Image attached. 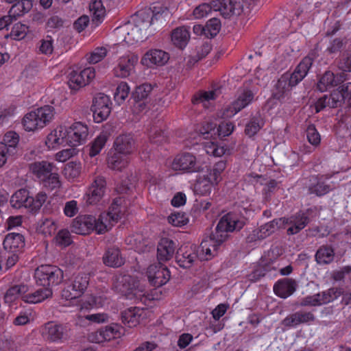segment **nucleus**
I'll use <instances>...</instances> for the list:
<instances>
[{
    "mask_svg": "<svg viewBox=\"0 0 351 351\" xmlns=\"http://www.w3.org/2000/svg\"><path fill=\"white\" fill-rule=\"evenodd\" d=\"M163 20L162 14L154 13L150 9L138 11L130 23L115 29L119 43L117 47L121 48L124 43L128 45L143 42L152 35L155 30L152 26L158 21Z\"/></svg>",
    "mask_w": 351,
    "mask_h": 351,
    "instance_id": "obj_1",
    "label": "nucleus"
},
{
    "mask_svg": "<svg viewBox=\"0 0 351 351\" xmlns=\"http://www.w3.org/2000/svg\"><path fill=\"white\" fill-rule=\"evenodd\" d=\"M88 134V125L82 121L61 123L49 131L44 143L49 151L66 147H78L86 142Z\"/></svg>",
    "mask_w": 351,
    "mask_h": 351,
    "instance_id": "obj_2",
    "label": "nucleus"
},
{
    "mask_svg": "<svg viewBox=\"0 0 351 351\" xmlns=\"http://www.w3.org/2000/svg\"><path fill=\"white\" fill-rule=\"evenodd\" d=\"M312 64L313 59L308 56L305 57L292 73H285L279 78L273 90L272 97L267 102L268 110L279 105L293 87L306 77Z\"/></svg>",
    "mask_w": 351,
    "mask_h": 351,
    "instance_id": "obj_3",
    "label": "nucleus"
},
{
    "mask_svg": "<svg viewBox=\"0 0 351 351\" xmlns=\"http://www.w3.org/2000/svg\"><path fill=\"white\" fill-rule=\"evenodd\" d=\"M244 221H219L215 232L202 240L197 249L200 261H209L218 254L222 243L228 238V233L240 230L244 226Z\"/></svg>",
    "mask_w": 351,
    "mask_h": 351,
    "instance_id": "obj_4",
    "label": "nucleus"
},
{
    "mask_svg": "<svg viewBox=\"0 0 351 351\" xmlns=\"http://www.w3.org/2000/svg\"><path fill=\"white\" fill-rule=\"evenodd\" d=\"M226 168V162L220 160L216 162L212 168L199 174L194 184L195 192L202 196L209 195L213 188L222 180V173Z\"/></svg>",
    "mask_w": 351,
    "mask_h": 351,
    "instance_id": "obj_5",
    "label": "nucleus"
},
{
    "mask_svg": "<svg viewBox=\"0 0 351 351\" xmlns=\"http://www.w3.org/2000/svg\"><path fill=\"white\" fill-rule=\"evenodd\" d=\"M206 164V162L202 154L197 157L191 153L184 152L176 156L171 167L176 171L193 173L202 171Z\"/></svg>",
    "mask_w": 351,
    "mask_h": 351,
    "instance_id": "obj_6",
    "label": "nucleus"
},
{
    "mask_svg": "<svg viewBox=\"0 0 351 351\" xmlns=\"http://www.w3.org/2000/svg\"><path fill=\"white\" fill-rule=\"evenodd\" d=\"M47 199L45 193L40 192L35 197H31L28 191L20 189L11 197L10 204L15 208H27L29 212L38 210Z\"/></svg>",
    "mask_w": 351,
    "mask_h": 351,
    "instance_id": "obj_7",
    "label": "nucleus"
},
{
    "mask_svg": "<svg viewBox=\"0 0 351 351\" xmlns=\"http://www.w3.org/2000/svg\"><path fill=\"white\" fill-rule=\"evenodd\" d=\"M90 281V276L85 273L74 274L65 283L62 291V297L66 300L81 297L87 289Z\"/></svg>",
    "mask_w": 351,
    "mask_h": 351,
    "instance_id": "obj_8",
    "label": "nucleus"
},
{
    "mask_svg": "<svg viewBox=\"0 0 351 351\" xmlns=\"http://www.w3.org/2000/svg\"><path fill=\"white\" fill-rule=\"evenodd\" d=\"M121 48L117 47L119 56L113 69V73L117 77L127 78L134 72L138 57L129 50L122 53Z\"/></svg>",
    "mask_w": 351,
    "mask_h": 351,
    "instance_id": "obj_9",
    "label": "nucleus"
},
{
    "mask_svg": "<svg viewBox=\"0 0 351 351\" xmlns=\"http://www.w3.org/2000/svg\"><path fill=\"white\" fill-rule=\"evenodd\" d=\"M34 278L38 285L49 288L62 281L63 271L54 265H40L35 270Z\"/></svg>",
    "mask_w": 351,
    "mask_h": 351,
    "instance_id": "obj_10",
    "label": "nucleus"
},
{
    "mask_svg": "<svg viewBox=\"0 0 351 351\" xmlns=\"http://www.w3.org/2000/svg\"><path fill=\"white\" fill-rule=\"evenodd\" d=\"M112 226L111 221H72L71 229L73 232L78 234H88L93 230L97 234H104Z\"/></svg>",
    "mask_w": 351,
    "mask_h": 351,
    "instance_id": "obj_11",
    "label": "nucleus"
},
{
    "mask_svg": "<svg viewBox=\"0 0 351 351\" xmlns=\"http://www.w3.org/2000/svg\"><path fill=\"white\" fill-rule=\"evenodd\" d=\"M110 97L104 93H97L93 99L91 110L95 123H101L107 119L112 110Z\"/></svg>",
    "mask_w": 351,
    "mask_h": 351,
    "instance_id": "obj_12",
    "label": "nucleus"
},
{
    "mask_svg": "<svg viewBox=\"0 0 351 351\" xmlns=\"http://www.w3.org/2000/svg\"><path fill=\"white\" fill-rule=\"evenodd\" d=\"M95 77V70L93 67H86L81 71L73 70L68 74V86L75 92L89 84Z\"/></svg>",
    "mask_w": 351,
    "mask_h": 351,
    "instance_id": "obj_13",
    "label": "nucleus"
},
{
    "mask_svg": "<svg viewBox=\"0 0 351 351\" xmlns=\"http://www.w3.org/2000/svg\"><path fill=\"white\" fill-rule=\"evenodd\" d=\"M45 329L46 338L51 342L62 343L70 337L71 326L67 323L48 322Z\"/></svg>",
    "mask_w": 351,
    "mask_h": 351,
    "instance_id": "obj_14",
    "label": "nucleus"
},
{
    "mask_svg": "<svg viewBox=\"0 0 351 351\" xmlns=\"http://www.w3.org/2000/svg\"><path fill=\"white\" fill-rule=\"evenodd\" d=\"M254 93L250 90H243L240 92L236 99L226 108L223 116L230 118L237 114L242 109L249 106L254 99Z\"/></svg>",
    "mask_w": 351,
    "mask_h": 351,
    "instance_id": "obj_15",
    "label": "nucleus"
},
{
    "mask_svg": "<svg viewBox=\"0 0 351 351\" xmlns=\"http://www.w3.org/2000/svg\"><path fill=\"white\" fill-rule=\"evenodd\" d=\"M128 217L126 202L121 197L113 200L108 209L102 212L98 219H121Z\"/></svg>",
    "mask_w": 351,
    "mask_h": 351,
    "instance_id": "obj_16",
    "label": "nucleus"
},
{
    "mask_svg": "<svg viewBox=\"0 0 351 351\" xmlns=\"http://www.w3.org/2000/svg\"><path fill=\"white\" fill-rule=\"evenodd\" d=\"M197 258H199L197 247L193 244L182 245L176 256L178 264L183 268H190Z\"/></svg>",
    "mask_w": 351,
    "mask_h": 351,
    "instance_id": "obj_17",
    "label": "nucleus"
},
{
    "mask_svg": "<svg viewBox=\"0 0 351 351\" xmlns=\"http://www.w3.org/2000/svg\"><path fill=\"white\" fill-rule=\"evenodd\" d=\"M169 60V54L161 49H150L142 57L141 63L150 69L165 65Z\"/></svg>",
    "mask_w": 351,
    "mask_h": 351,
    "instance_id": "obj_18",
    "label": "nucleus"
},
{
    "mask_svg": "<svg viewBox=\"0 0 351 351\" xmlns=\"http://www.w3.org/2000/svg\"><path fill=\"white\" fill-rule=\"evenodd\" d=\"M147 277L154 287H161L166 284L170 278V271L167 267L158 263L151 265L147 269Z\"/></svg>",
    "mask_w": 351,
    "mask_h": 351,
    "instance_id": "obj_19",
    "label": "nucleus"
},
{
    "mask_svg": "<svg viewBox=\"0 0 351 351\" xmlns=\"http://www.w3.org/2000/svg\"><path fill=\"white\" fill-rule=\"evenodd\" d=\"M106 189V180L102 177H97L88 191L84 196L87 204H94L98 202L104 196Z\"/></svg>",
    "mask_w": 351,
    "mask_h": 351,
    "instance_id": "obj_20",
    "label": "nucleus"
},
{
    "mask_svg": "<svg viewBox=\"0 0 351 351\" xmlns=\"http://www.w3.org/2000/svg\"><path fill=\"white\" fill-rule=\"evenodd\" d=\"M241 5L233 0L213 1V11H219L225 18L239 14L241 12Z\"/></svg>",
    "mask_w": 351,
    "mask_h": 351,
    "instance_id": "obj_21",
    "label": "nucleus"
},
{
    "mask_svg": "<svg viewBox=\"0 0 351 351\" xmlns=\"http://www.w3.org/2000/svg\"><path fill=\"white\" fill-rule=\"evenodd\" d=\"M315 320V317L312 312L300 311L287 316L281 322V324L285 327L291 328L301 324L313 322Z\"/></svg>",
    "mask_w": 351,
    "mask_h": 351,
    "instance_id": "obj_22",
    "label": "nucleus"
},
{
    "mask_svg": "<svg viewBox=\"0 0 351 351\" xmlns=\"http://www.w3.org/2000/svg\"><path fill=\"white\" fill-rule=\"evenodd\" d=\"M343 101H345V98L339 87L337 89L335 90L330 96L325 95L317 100L315 104L316 112H319L326 106L337 108L341 105Z\"/></svg>",
    "mask_w": 351,
    "mask_h": 351,
    "instance_id": "obj_23",
    "label": "nucleus"
},
{
    "mask_svg": "<svg viewBox=\"0 0 351 351\" xmlns=\"http://www.w3.org/2000/svg\"><path fill=\"white\" fill-rule=\"evenodd\" d=\"M120 326L115 325L107 326L104 329H101L89 336V339L95 343H101L104 341H110L120 337Z\"/></svg>",
    "mask_w": 351,
    "mask_h": 351,
    "instance_id": "obj_24",
    "label": "nucleus"
},
{
    "mask_svg": "<svg viewBox=\"0 0 351 351\" xmlns=\"http://www.w3.org/2000/svg\"><path fill=\"white\" fill-rule=\"evenodd\" d=\"M345 80V75L343 73L335 75L331 71H326L319 80L317 88L319 91L324 92L338 86L340 83L344 82Z\"/></svg>",
    "mask_w": 351,
    "mask_h": 351,
    "instance_id": "obj_25",
    "label": "nucleus"
},
{
    "mask_svg": "<svg viewBox=\"0 0 351 351\" xmlns=\"http://www.w3.org/2000/svg\"><path fill=\"white\" fill-rule=\"evenodd\" d=\"M114 152L123 155H129L134 149V141L130 134H121L114 143Z\"/></svg>",
    "mask_w": 351,
    "mask_h": 351,
    "instance_id": "obj_26",
    "label": "nucleus"
},
{
    "mask_svg": "<svg viewBox=\"0 0 351 351\" xmlns=\"http://www.w3.org/2000/svg\"><path fill=\"white\" fill-rule=\"evenodd\" d=\"M277 225L275 221H269L261 225L258 229L253 230L252 232L247 237V242L252 243L256 240H261L267 237L276 231Z\"/></svg>",
    "mask_w": 351,
    "mask_h": 351,
    "instance_id": "obj_27",
    "label": "nucleus"
},
{
    "mask_svg": "<svg viewBox=\"0 0 351 351\" xmlns=\"http://www.w3.org/2000/svg\"><path fill=\"white\" fill-rule=\"evenodd\" d=\"M176 247V243L167 238H162L157 247V257L160 263L171 259Z\"/></svg>",
    "mask_w": 351,
    "mask_h": 351,
    "instance_id": "obj_28",
    "label": "nucleus"
},
{
    "mask_svg": "<svg viewBox=\"0 0 351 351\" xmlns=\"http://www.w3.org/2000/svg\"><path fill=\"white\" fill-rule=\"evenodd\" d=\"M4 249L10 253H17L25 246L24 237L19 233L8 234L3 243Z\"/></svg>",
    "mask_w": 351,
    "mask_h": 351,
    "instance_id": "obj_29",
    "label": "nucleus"
},
{
    "mask_svg": "<svg viewBox=\"0 0 351 351\" xmlns=\"http://www.w3.org/2000/svg\"><path fill=\"white\" fill-rule=\"evenodd\" d=\"M295 280L291 278H284L278 280L274 286L275 293L282 298H287L292 295L296 289Z\"/></svg>",
    "mask_w": 351,
    "mask_h": 351,
    "instance_id": "obj_30",
    "label": "nucleus"
},
{
    "mask_svg": "<svg viewBox=\"0 0 351 351\" xmlns=\"http://www.w3.org/2000/svg\"><path fill=\"white\" fill-rule=\"evenodd\" d=\"M55 165L47 161L35 162L30 165V170L40 181L47 179L54 171Z\"/></svg>",
    "mask_w": 351,
    "mask_h": 351,
    "instance_id": "obj_31",
    "label": "nucleus"
},
{
    "mask_svg": "<svg viewBox=\"0 0 351 351\" xmlns=\"http://www.w3.org/2000/svg\"><path fill=\"white\" fill-rule=\"evenodd\" d=\"M102 259L104 264L110 267H119L124 264L119 249L115 247L107 248Z\"/></svg>",
    "mask_w": 351,
    "mask_h": 351,
    "instance_id": "obj_32",
    "label": "nucleus"
},
{
    "mask_svg": "<svg viewBox=\"0 0 351 351\" xmlns=\"http://www.w3.org/2000/svg\"><path fill=\"white\" fill-rule=\"evenodd\" d=\"M21 123L24 130L27 132H36L44 129L36 112H34V109L29 111L23 116Z\"/></svg>",
    "mask_w": 351,
    "mask_h": 351,
    "instance_id": "obj_33",
    "label": "nucleus"
},
{
    "mask_svg": "<svg viewBox=\"0 0 351 351\" xmlns=\"http://www.w3.org/2000/svg\"><path fill=\"white\" fill-rule=\"evenodd\" d=\"M34 112H36L43 128L53 121L56 114L55 108L49 104L34 108Z\"/></svg>",
    "mask_w": 351,
    "mask_h": 351,
    "instance_id": "obj_34",
    "label": "nucleus"
},
{
    "mask_svg": "<svg viewBox=\"0 0 351 351\" xmlns=\"http://www.w3.org/2000/svg\"><path fill=\"white\" fill-rule=\"evenodd\" d=\"M52 296V290L48 287H43L37 289L34 293L25 294L22 300L29 304L39 303Z\"/></svg>",
    "mask_w": 351,
    "mask_h": 351,
    "instance_id": "obj_35",
    "label": "nucleus"
},
{
    "mask_svg": "<svg viewBox=\"0 0 351 351\" xmlns=\"http://www.w3.org/2000/svg\"><path fill=\"white\" fill-rule=\"evenodd\" d=\"M128 156L117 152H111L108 158V167L115 171H122L128 165Z\"/></svg>",
    "mask_w": 351,
    "mask_h": 351,
    "instance_id": "obj_36",
    "label": "nucleus"
},
{
    "mask_svg": "<svg viewBox=\"0 0 351 351\" xmlns=\"http://www.w3.org/2000/svg\"><path fill=\"white\" fill-rule=\"evenodd\" d=\"M218 94L219 91L217 90L199 92L195 96L193 101L195 104H202L203 107L208 108L214 104Z\"/></svg>",
    "mask_w": 351,
    "mask_h": 351,
    "instance_id": "obj_37",
    "label": "nucleus"
},
{
    "mask_svg": "<svg viewBox=\"0 0 351 351\" xmlns=\"http://www.w3.org/2000/svg\"><path fill=\"white\" fill-rule=\"evenodd\" d=\"M142 312L143 309L137 307L128 308L121 313L122 322L130 328L136 326L140 322Z\"/></svg>",
    "mask_w": 351,
    "mask_h": 351,
    "instance_id": "obj_38",
    "label": "nucleus"
},
{
    "mask_svg": "<svg viewBox=\"0 0 351 351\" xmlns=\"http://www.w3.org/2000/svg\"><path fill=\"white\" fill-rule=\"evenodd\" d=\"M190 39L189 31L184 27H180L175 29L171 33V41L173 44L179 48H184L186 46Z\"/></svg>",
    "mask_w": 351,
    "mask_h": 351,
    "instance_id": "obj_39",
    "label": "nucleus"
},
{
    "mask_svg": "<svg viewBox=\"0 0 351 351\" xmlns=\"http://www.w3.org/2000/svg\"><path fill=\"white\" fill-rule=\"evenodd\" d=\"M28 291V287L23 285H16L10 287L4 294L3 300L5 303L10 305L20 296L22 298Z\"/></svg>",
    "mask_w": 351,
    "mask_h": 351,
    "instance_id": "obj_40",
    "label": "nucleus"
},
{
    "mask_svg": "<svg viewBox=\"0 0 351 351\" xmlns=\"http://www.w3.org/2000/svg\"><path fill=\"white\" fill-rule=\"evenodd\" d=\"M131 282L132 278L130 276H123L118 278L115 285L117 291L130 299L132 298V295H135Z\"/></svg>",
    "mask_w": 351,
    "mask_h": 351,
    "instance_id": "obj_41",
    "label": "nucleus"
},
{
    "mask_svg": "<svg viewBox=\"0 0 351 351\" xmlns=\"http://www.w3.org/2000/svg\"><path fill=\"white\" fill-rule=\"evenodd\" d=\"M127 241L132 245L134 250L138 253H145L149 252L153 247L151 243L145 240L142 235L136 234L128 238Z\"/></svg>",
    "mask_w": 351,
    "mask_h": 351,
    "instance_id": "obj_42",
    "label": "nucleus"
},
{
    "mask_svg": "<svg viewBox=\"0 0 351 351\" xmlns=\"http://www.w3.org/2000/svg\"><path fill=\"white\" fill-rule=\"evenodd\" d=\"M89 10L93 21L97 25L101 23L106 15V9L101 0H93L89 5Z\"/></svg>",
    "mask_w": 351,
    "mask_h": 351,
    "instance_id": "obj_43",
    "label": "nucleus"
},
{
    "mask_svg": "<svg viewBox=\"0 0 351 351\" xmlns=\"http://www.w3.org/2000/svg\"><path fill=\"white\" fill-rule=\"evenodd\" d=\"M334 250L328 245L321 246L315 254V260L319 265H327L334 260Z\"/></svg>",
    "mask_w": 351,
    "mask_h": 351,
    "instance_id": "obj_44",
    "label": "nucleus"
},
{
    "mask_svg": "<svg viewBox=\"0 0 351 351\" xmlns=\"http://www.w3.org/2000/svg\"><path fill=\"white\" fill-rule=\"evenodd\" d=\"M316 294L319 306H322L334 301L342 294V292L341 289L332 287Z\"/></svg>",
    "mask_w": 351,
    "mask_h": 351,
    "instance_id": "obj_45",
    "label": "nucleus"
},
{
    "mask_svg": "<svg viewBox=\"0 0 351 351\" xmlns=\"http://www.w3.org/2000/svg\"><path fill=\"white\" fill-rule=\"evenodd\" d=\"M323 176H321L320 178L317 176H313L312 178L313 182L309 186V191L311 193L317 196H322L330 191V186L326 184L323 181Z\"/></svg>",
    "mask_w": 351,
    "mask_h": 351,
    "instance_id": "obj_46",
    "label": "nucleus"
},
{
    "mask_svg": "<svg viewBox=\"0 0 351 351\" xmlns=\"http://www.w3.org/2000/svg\"><path fill=\"white\" fill-rule=\"evenodd\" d=\"M64 99V96L62 91L49 88L41 99L44 103L54 107L60 105Z\"/></svg>",
    "mask_w": 351,
    "mask_h": 351,
    "instance_id": "obj_47",
    "label": "nucleus"
},
{
    "mask_svg": "<svg viewBox=\"0 0 351 351\" xmlns=\"http://www.w3.org/2000/svg\"><path fill=\"white\" fill-rule=\"evenodd\" d=\"M20 141V136L14 131L7 132L3 137L1 143L14 155L17 153L18 145Z\"/></svg>",
    "mask_w": 351,
    "mask_h": 351,
    "instance_id": "obj_48",
    "label": "nucleus"
},
{
    "mask_svg": "<svg viewBox=\"0 0 351 351\" xmlns=\"http://www.w3.org/2000/svg\"><path fill=\"white\" fill-rule=\"evenodd\" d=\"M130 93V87L125 82H121L118 84L114 93V100L118 105L123 104L128 97Z\"/></svg>",
    "mask_w": 351,
    "mask_h": 351,
    "instance_id": "obj_49",
    "label": "nucleus"
},
{
    "mask_svg": "<svg viewBox=\"0 0 351 351\" xmlns=\"http://www.w3.org/2000/svg\"><path fill=\"white\" fill-rule=\"evenodd\" d=\"M82 165L80 162L71 161L65 165L63 169V175L69 180H73L81 173Z\"/></svg>",
    "mask_w": 351,
    "mask_h": 351,
    "instance_id": "obj_50",
    "label": "nucleus"
},
{
    "mask_svg": "<svg viewBox=\"0 0 351 351\" xmlns=\"http://www.w3.org/2000/svg\"><path fill=\"white\" fill-rule=\"evenodd\" d=\"M29 32V27L21 23H16L12 27L10 33L8 36L15 40L24 39Z\"/></svg>",
    "mask_w": 351,
    "mask_h": 351,
    "instance_id": "obj_51",
    "label": "nucleus"
},
{
    "mask_svg": "<svg viewBox=\"0 0 351 351\" xmlns=\"http://www.w3.org/2000/svg\"><path fill=\"white\" fill-rule=\"evenodd\" d=\"M32 7V3L30 0H21L14 3L10 11L16 18L23 15L30 10Z\"/></svg>",
    "mask_w": 351,
    "mask_h": 351,
    "instance_id": "obj_52",
    "label": "nucleus"
},
{
    "mask_svg": "<svg viewBox=\"0 0 351 351\" xmlns=\"http://www.w3.org/2000/svg\"><path fill=\"white\" fill-rule=\"evenodd\" d=\"M203 145L206 153L215 157H221L228 152V149L225 147L219 146L212 141L205 142Z\"/></svg>",
    "mask_w": 351,
    "mask_h": 351,
    "instance_id": "obj_53",
    "label": "nucleus"
},
{
    "mask_svg": "<svg viewBox=\"0 0 351 351\" xmlns=\"http://www.w3.org/2000/svg\"><path fill=\"white\" fill-rule=\"evenodd\" d=\"M152 90V85L148 83H144L135 88L132 93V96L135 100L141 101L146 99Z\"/></svg>",
    "mask_w": 351,
    "mask_h": 351,
    "instance_id": "obj_54",
    "label": "nucleus"
},
{
    "mask_svg": "<svg viewBox=\"0 0 351 351\" xmlns=\"http://www.w3.org/2000/svg\"><path fill=\"white\" fill-rule=\"evenodd\" d=\"M107 136L105 134H99L90 145L89 155L91 157L97 155L106 145Z\"/></svg>",
    "mask_w": 351,
    "mask_h": 351,
    "instance_id": "obj_55",
    "label": "nucleus"
},
{
    "mask_svg": "<svg viewBox=\"0 0 351 351\" xmlns=\"http://www.w3.org/2000/svg\"><path fill=\"white\" fill-rule=\"evenodd\" d=\"M107 53L108 49L106 47H97L86 55V60L90 64H97L101 61L106 56Z\"/></svg>",
    "mask_w": 351,
    "mask_h": 351,
    "instance_id": "obj_56",
    "label": "nucleus"
},
{
    "mask_svg": "<svg viewBox=\"0 0 351 351\" xmlns=\"http://www.w3.org/2000/svg\"><path fill=\"white\" fill-rule=\"evenodd\" d=\"M19 343L11 336H3L0 338V350L3 351H17Z\"/></svg>",
    "mask_w": 351,
    "mask_h": 351,
    "instance_id": "obj_57",
    "label": "nucleus"
},
{
    "mask_svg": "<svg viewBox=\"0 0 351 351\" xmlns=\"http://www.w3.org/2000/svg\"><path fill=\"white\" fill-rule=\"evenodd\" d=\"M76 147H68V148L60 150L55 154L56 160L60 162H64L76 156L78 153Z\"/></svg>",
    "mask_w": 351,
    "mask_h": 351,
    "instance_id": "obj_58",
    "label": "nucleus"
},
{
    "mask_svg": "<svg viewBox=\"0 0 351 351\" xmlns=\"http://www.w3.org/2000/svg\"><path fill=\"white\" fill-rule=\"evenodd\" d=\"M221 28V23L216 18L209 20L205 25L206 37L213 38L219 32Z\"/></svg>",
    "mask_w": 351,
    "mask_h": 351,
    "instance_id": "obj_59",
    "label": "nucleus"
},
{
    "mask_svg": "<svg viewBox=\"0 0 351 351\" xmlns=\"http://www.w3.org/2000/svg\"><path fill=\"white\" fill-rule=\"evenodd\" d=\"M56 228L57 225L54 221H40L37 226L38 232L45 236L54 233Z\"/></svg>",
    "mask_w": 351,
    "mask_h": 351,
    "instance_id": "obj_60",
    "label": "nucleus"
},
{
    "mask_svg": "<svg viewBox=\"0 0 351 351\" xmlns=\"http://www.w3.org/2000/svg\"><path fill=\"white\" fill-rule=\"evenodd\" d=\"M213 10V1L209 3H202L193 10V16L195 19H200L206 17Z\"/></svg>",
    "mask_w": 351,
    "mask_h": 351,
    "instance_id": "obj_61",
    "label": "nucleus"
},
{
    "mask_svg": "<svg viewBox=\"0 0 351 351\" xmlns=\"http://www.w3.org/2000/svg\"><path fill=\"white\" fill-rule=\"evenodd\" d=\"M54 40L51 36H47L40 41L39 51L41 53L51 55L53 51Z\"/></svg>",
    "mask_w": 351,
    "mask_h": 351,
    "instance_id": "obj_62",
    "label": "nucleus"
},
{
    "mask_svg": "<svg viewBox=\"0 0 351 351\" xmlns=\"http://www.w3.org/2000/svg\"><path fill=\"white\" fill-rule=\"evenodd\" d=\"M306 138L310 144L318 146L321 142V136L313 125H309L306 128Z\"/></svg>",
    "mask_w": 351,
    "mask_h": 351,
    "instance_id": "obj_63",
    "label": "nucleus"
},
{
    "mask_svg": "<svg viewBox=\"0 0 351 351\" xmlns=\"http://www.w3.org/2000/svg\"><path fill=\"white\" fill-rule=\"evenodd\" d=\"M263 121L261 119H253L245 127V134L249 136L256 134L263 127Z\"/></svg>",
    "mask_w": 351,
    "mask_h": 351,
    "instance_id": "obj_64",
    "label": "nucleus"
}]
</instances>
